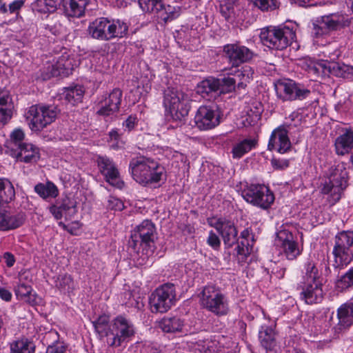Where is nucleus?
Listing matches in <instances>:
<instances>
[{"mask_svg":"<svg viewBox=\"0 0 353 353\" xmlns=\"http://www.w3.org/2000/svg\"><path fill=\"white\" fill-rule=\"evenodd\" d=\"M129 170L134 181L146 185L159 182L165 174V169L157 161L143 156L131 159Z\"/></svg>","mask_w":353,"mask_h":353,"instance_id":"obj_1","label":"nucleus"},{"mask_svg":"<svg viewBox=\"0 0 353 353\" xmlns=\"http://www.w3.org/2000/svg\"><path fill=\"white\" fill-rule=\"evenodd\" d=\"M157 234L155 225L150 220H144L132 231L129 246L137 253L142 250L143 254H150L154 249Z\"/></svg>","mask_w":353,"mask_h":353,"instance_id":"obj_2","label":"nucleus"},{"mask_svg":"<svg viewBox=\"0 0 353 353\" xmlns=\"http://www.w3.org/2000/svg\"><path fill=\"white\" fill-rule=\"evenodd\" d=\"M128 26L120 20H110L108 18L100 17L92 21L88 32L92 38L109 41L114 38H121L128 33Z\"/></svg>","mask_w":353,"mask_h":353,"instance_id":"obj_3","label":"nucleus"},{"mask_svg":"<svg viewBox=\"0 0 353 353\" xmlns=\"http://www.w3.org/2000/svg\"><path fill=\"white\" fill-rule=\"evenodd\" d=\"M295 31L293 28L284 26H269L261 30L260 39L267 47L282 50L294 40Z\"/></svg>","mask_w":353,"mask_h":353,"instance_id":"obj_4","label":"nucleus"},{"mask_svg":"<svg viewBox=\"0 0 353 353\" xmlns=\"http://www.w3.org/2000/svg\"><path fill=\"white\" fill-rule=\"evenodd\" d=\"M347 171L343 164L330 168L329 181L323 184L321 192L329 194L328 201L331 205H334L341 199L347 186Z\"/></svg>","mask_w":353,"mask_h":353,"instance_id":"obj_5","label":"nucleus"},{"mask_svg":"<svg viewBox=\"0 0 353 353\" xmlns=\"http://www.w3.org/2000/svg\"><path fill=\"white\" fill-rule=\"evenodd\" d=\"M135 334L133 323L123 316L114 318L108 326L106 343L110 347H119L129 341Z\"/></svg>","mask_w":353,"mask_h":353,"instance_id":"obj_6","label":"nucleus"},{"mask_svg":"<svg viewBox=\"0 0 353 353\" xmlns=\"http://www.w3.org/2000/svg\"><path fill=\"white\" fill-rule=\"evenodd\" d=\"M332 253L334 256L335 270H340L353 260V231H342L334 239Z\"/></svg>","mask_w":353,"mask_h":353,"instance_id":"obj_7","label":"nucleus"},{"mask_svg":"<svg viewBox=\"0 0 353 353\" xmlns=\"http://www.w3.org/2000/svg\"><path fill=\"white\" fill-rule=\"evenodd\" d=\"M163 105L174 121L184 120L190 110V105L187 103V95L174 88H168L165 90Z\"/></svg>","mask_w":353,"mask_h":353,"instance_id":"obj_8","label":"nucleus"},{"mask_svg":"<svg viewBox=\"0 0 353 353\" xmlns=\"http://www.w3.org/2000/svg\"><path fill=\"white\" fill-rule=\"evenodd\" d=\"M200 301L205 309L216 316H224L229 312L226 296L214 285H209L203 288Z\"/></svg>","mask_w":353,"mask_h":353,"instance_id":"obj_9","label":"nucleus"},{"mask_svg":"<svg viewBox=\"0 0 353 353\" xmlns=\"http://www.w3.org/2000/svg\"><path fill=\"white\" fill-rule=\"evenodd\" d=\"M175 286L170 283L157 288L150 297V305L152 312H166L175 303Z\"/></svg>","mask_w":353,"mask_h":353,"instance_id":"obj_10","label":"nucleus"},{"mask_svg":"<svg viewBox=\"0 0 353 353\" xmlns=\"http://www.w3.org/2000/svg\"><path fill=\"white\" fill-rule=\"evenodd\" d=\"M57 115V108L41 105H32L26 113V119L32 130L40 131L52 123Z\"/></svg>","mask_w":353,"mask_h":353,"instance_id":"obj_11","label":"nucleus"},{"mask_svg":"<svg viewBox=\"0 0 353 353\" xmlns=\"http://www.w3.org/2000/svg\"><path fill=\"white\" fill-rule=\"evenodd\" d=\"M241 195L247 202L263 209H268L274 201V194L264 185H248Z\"/></svg>","mask_w":353,"mask_h":353,"instance_id":"obj_12","label":"nucleus"},{"mask_svg":"<svg viewBox=\"0 0 353 353\" xmlns=\"http://www.w3.org/2000/svg\"><path fill=\"white\" fill-rule=\"evenodd\" d=\"M276 96L283 101L303 100L308 97L310 90L291 79L279 80L274 83Z\"/></svg>","mask_w":353,"mask_h":353,"instance_id":"obj_13","label":"nucleus"},{"mask_svg":"<svg viewBox=\"0 0 353 353\" xmlns=\"http://www.w3.org/2000/svg\"><path fill=\"white\" fill-rule=\"evenodd\" d=\"M139 8L148 14H154L158 19L166 23L179 16L176 8L165 5L162 0H138Z\"/></svg>","mask_w":353,"mask_h":353,"instance_id":"obj_14","label":"nucleus"},{"mask_svg":"<svg viewBox=\"0 0 353 353\" xmlns=\"http://www.w3.org/2000/svg\"><path fill=\"white\" fill-rule=\"evenodd\" d=\"M208 223L216 229L224 244L232 247L238 241V230L234 223L226 217L213 216L208 219Z\"/></svg>","mask_w":353,"mask_h":353,"instance_id":"obj_15","label":"nucleus"},{"mask_svg":"<svg viewBox=\"0 0 353 353\" xmlns=\"http://www.w3.org/2000/svg\"><path fill=\"white\" fill-rule=\"evenodd\" d=\"M196 126L201 130H211L220 123V111L216 104L200 106L194 116Z\"/></svg>","mask_w":353,"mask_h":353,"instance_id":"obj_16","label":"nucleus"},{"mask_svg":"<svg viewBox=\"0 0 353 353\" xmlns=\"http://www.w3.org/2000/svg\"><path fill=\"white\" fill-rule=\"evenodd\" d=\"M290 124H283L275 128L271 133L268 149L284 154L291 148V142L288 137Z\"/></svg>","mask_w":353,"mask_h":353,"instance_id":"obj_17","label":"nucleus"},{"mask_svg":"<svg viewBox=\"0 0 353 353\" xmlns=\"http://www.w3.org/2000/svg\"><path fill=\"white\" fill-rule=\"evenodd\" d=\"M223 52L233 67H238L242 63L248 62L254 56L253 52L248 48L238 43L224 46Z\"/></svg>","mask_w":353,"mask_h":353,"instance_id":"obj_18","label":"nucleus"},{"mask_svg":"<svg viewBox=\"0 0 353 353\" xmlns=\"http://www.w3.org/2000/svg\"><path fill=\"white\" fill-rule=\"evenodd\" d=\"M97 163L101 173L108 183L119 188L123 187V182L120 179L119 172L112 160L107 157H99Z\"/></svg>","mask_w":353,"mask_h":353,"instance_id":"obj_19","label":"nucleus"},{"mask_svg":"<svg viewBox=\"0 0 353 353\" xmlns=\"http://www.w3.org/2000/svg\"><path fill=\"white\" fill-rule=\"evenodd\" d=\"M338 323L333 327L336 336L353 325V302L347 301L337 310Z\"/></svg>","mask_w":353,"mask_h":353,"instance_id":"obj_20","label":"nucleus"},{"mask_svg":"<svg viewBox=\"0 0 353 353\" xmlns=\"http://www.w3.org/2000/svg\"><path fill=\"white\" fill-rule=\"evenodd\" d=\"M275 243L283 249L286 257L294 260L300 254L297 243L293 240L292 233L287 230H281L276 234Z\"/></svg>","mask_w":353,"mask_h":353,"instance_id":"obj_21","label":"nucleus"},{"mask_svg":"<svg viewBox=\"0 0 353 353\" xmlns=\"http://www.w3.org/2000/svg\"><path fill=\"white\" fill-rule=\"evenodd\" d=\"M348 24L349 21L343 15L331 14L322 17L318 27L321 31V34H326L341 30Z\"/></svg>","mask_w":353,"mask_h":353,"instance_id":"obj_22","label":"nucleus"},{"mask_svg":"<svg viewBox=\"0 0 353 353\" xmlns=\"http://www.w3.org/2000/svg\"><path fill=\"white\" fill-rule=\"evenodd\" d=\"M220 79L208 78L201 81L196 87V92L207 100L215 99L221 93Z\"/></svg>","mask_w":353,"mask_h":353,"instance_id":"obj_23","label":"nucleus"},{"mask_svg":"<svg viewBox=\"0 0 353 353\" xmlns=\"http://www.w3.org/2000/svg\"><path fill=\"white\" fill-rule=\"evenodd\" d=\"M242 240L236 248L237 258L239 263H244L252 251L254 236L250 228H245L241 232Z\"/></svg>","mask_w":353,"mask_h":353,"instance_id":"obj_24","label":"nucleus"},{"mask_svg":"<svg viewBox=\"0 0 353 353\" xmlns=\"http://www.w3.org/2000/svg\"><path fill=\"white\" fill-rule=\"evenodd\" d=\"M122 91L119 88L114 89L108 97L101 103L97 113L103 116H109L117 112L121 102Z\"/></svg>","mask_w":353,"mask_h":353,"instance_id":"obj_25","label":"nucleus"},{"mask_svg":"<svg viewBox=\"0 0 353 353\" xmlns=\"http://www.w3.org/2000/svg\"><path fill=\"white\" fill-rule=\"evenodd\" d=\"M301 298L307 304L316 303L323 299L322 283L299 285Z\"/></svg>","mask_w":353,"mask_h":353,"instance_id":"obj_26","label":"nucleus"},{"mask_svg":"<svg viewBox=\"0 0 353 353\" xmlns=\"http://www.w3.org/2000/svg\"><path fill=\"white\" fill-rule=\"evenodd\" d=\"M50 212L56 219H61L63 216H71L77 212L76 202L68 196H65L61 201H57L55 205H52Z\"/></svg>","mask_w":353,"mask_h":353,"instance_id":"obj_27","label":"nucleus"},{"mask_svg":"<svg viewBox=\"0 0 353 353\" xmlns=\"http://www.w3.org/2000/svg\"><path fill=\"white\" fill-rule=\"evenodd\" d=\"M11 155L25 163H36L40 158L38 148L31 143L22 145L19 150L12 152Z\"/></svg>","mask_w":353,"mask_h":353,"instance_id":"obj_28","label":"nucleus"},{"mask_svg":"<svg viewBox=\"0 0 353 353\" xmlns=\"http://www.w3.org/2000/svg\"><path fill=\"white\" fill-rule=\"evenodd\" d=\"M276 333L272 325H263L259 331V339L261 346L267 351L273 350L276 346Z\"/></svg>","mask_w":353,"mask_h":353,"instance_id":"obj_29","label":"nucleus"},{"mask_svg":"<svg viewBox=\"0 0 353 353\" xmlns=\"http://www.w3.org/2000/svg\"><path fill=\"white\" fill-rule=\"evenodd\" d=\"M14 104L7 91L0 90V122L7 123L12 118Z\"/></svg>","mask_w":353,"mask_h":353,"instance_id":"obj_30","label":"nucleus"},{"mask_svg":"<svg viewBox=\"0 0 353 353\" xmlns=\"http://www.w3.org/2000/svg\"><path fill=\"white\" fill-rule=\"evenodd\" d=\"M317 283H321V274L314 262L307 261L304 265L301 281L299 285Z\"/></svg>","mask_w":353,"mask_h":353,"instance_id":"obj_31","label":"nucleus"},{"mask_svg":"<svg viewBox=\"0 0 353 353\" xmlns=\"http://www.w3.org/2000/svg\"><path fill=\"white\" fill-rule=\"evenodd\" d=\"M90 0H65L64 11L66 15L72 17H81L85 13Z\"/></svg>","mask_w":353,"mask_h":353,"instance_id":"obj_32","label":"nucleus"},{"mask_svg":"<svg viewBox=\"0 0 353 353\" xmlns=\"http://www.w3.org/2000/svg\"><path fill=\"white\" fill-rule=\"evenodd\" d=\"M336 152L339 155L348 154L353 148V132L346 131L340 135L335 141Z\"/></svg>","mask_w":353,"mask_h":353,"instance_id":"obj_33","label":"nucleus"},{"mask_svg":"<svg viewBox=\"0 0 353 353\" xmlns=\"http://www.w3.org/2000/svg\"><path fill=\"white\" fill-rule=\"evenodd\" d=\"M10 353H34V342L26 337L19 338L9 344Z\"/></svg>","mask_w":353,"mask_h":353,"instance_id":"obj_34","label":"nucleus"},{"mask_svg":"<svg viewBox=\"0 0 353 353\" xmlns=\"http://www.w3.org/2000/svg\"><path fill=\"white\" fill-rule=\"evenodd\" d=\"M160 328L168 333L183 332L184 322L176 316L164 317L159 323Z\"/></svg>","mask_w":353,"mask_h":353,"instance_id":"obj_35","label":"nucleus"},{"mask_svg":"<svg viewBox=\"0 0 353 353\" xmlns=\"http://www.w3.org/2000/svg\"><path fill=\"white\" fill-rule=\"evenodd\" d=\"M71 60L68 54L60 56L54 64L52 65V75L53 77L68 75L71 70Z\"/></svg>","mask_w":353,"mask_h":353,"instance_id":"obj_36","label":"nucleus"},{"mask_svg":"<svg viewBox=\"0 0 353 353\" xmlns=\"http://www.w3.org/2000/svg\"><path fill=\"white\" fill-rule=\"evenodd\" d=\"M85 90L83 86L75 85L68 88H64L62 93L63 97L68 103L75 105L81 101Z\"/></svg>","mask_w":353,"mask_h":353,"instance_id":"obj_37","label":"nucleus"},{"mask_svg":"<svg viewBox=\"0 0 353 353\" xmlns=\"http://www.w3.org/2000/svg\"><path fill=\"white\" fill-rule=\"evenodd\" d=\"M15 198V190L12 182L6 178H0V201L8 203Z\"/></svg>","mask_w":353,"mask_h":353,"instance_id":"obj_38","label":"nucleus"},{"mask_svg":"<svg viewBox=\"0 0 353 353\" xmlns=\"http://www.w3.org/2000/svg\"><path fill=\"white\" fill-rule=\"evenodd\" d=\"M34 191L43 199L55 198L58 196L59 190L52 182L39 183L35 185Z\"/></svg>","mask_w":353,"mask_h":353,"instance_id":"obj_39","label":"nucleus"},{"mask_svg":"<svg viewBox=\"0 0 353 353\" xmlns=\"http://www.w3.org/2000/svg\"><path fill=\"white\" fill-rule=\"evenodd\" d=\"M256 145L255 139H244L241 141L232 149V155L234 158L239 159L242 157L245 153L250 151Z\"/></svg>","mask_w":353,"mask_h":353,"instance_id":"obj_40","label":"nucleus"},{"mask_svg":"<svg viewBox=\"0 0 353 353\" xmlns=\"http://www.w3.org/2000/svg\"><path fill=\"white\" fill-rule=\"evenodd\" d=\"M336 287L340 292L353 288V266L339 277L336 281Z\"/></svg>","mask_w":353,"mask_h":353,"instance_id":"obj_41","label":"nucleus"},{"mask_svg":"<svg viewBox=\"0 0 353 353\" xmlns=\"http://www.w3.org/2000/svg\"><path fill=\"white\" fill-rule=\"evenodd\" d=\"M253 74L254 71L252 68L248 65L241 68V70H238L234 75V78L237 79L238 88H245L247 83L252 79Z\"/></svg>","mask_w":353,"mask_h":353,"instance_id":"obj_42","label":"nucleus"},{"mask_svg":"<svg viewBox=\"0 0 353 353\" xmlns=\"http://www.w3.org/2000/svg\"><path fill=\"white\" fill-rule=\"evenodd\" d=\"M334 62H329L326 61H320L314 63H311L308 66L309 72H313L319 75H329L332 74V66Z\"/></svg>","mask_w":353,"mask_h":353,"instance_id":"obj_43","label":"nucleus"},{"mask_svg":"<svg viewBox=\"0 0 353 353\" xmlns=\"http://www.w3.org/2000/svg\"><path fill=\"white\" fill-rule=\"evenodd\" d=\"M24 137V132L21 129H16L10 134L8 148L10 149L12 152L19 150L22 145L26 143L23 142Z\"/></svg>","mask_w":353,"mask_h":353,"instance_id":"obj_44","label":"nucleus"},{"mask_svg":"<svg viewBox=\"0 0 353 353\" xmlns=\"http://www.w3.org/2000/svg\"><path fill=\"white\" fill-rule=\"evenodd\" d=\"M332 74L342 78H350L353 76V66L343 63L334 62Z\"/></svg>","mask_w":353,"mask_h":353,"instance_id":"obj_45","label":"nucleus"},{"mask_svg":"<svg viewBox=\"0 0 353 353\" xmlns=\"http://www.w3.org/2000/svg\"><path fill=\"white\" fill-rule=\"evenodd\" d=\"M92 324L99 334L106 337V333L108 332V326L110 325L108 316L105 314L99 316L97 320L92 321Z\"/></svg>","mask_w":353,"mask_h":353,"instance_id":"obj_46","label":"nucleus"},{"mask_svg":"<svg viewBox=\"0 0 353 353\" xmlns=\"http://www.w3.org/2000/svg\"><path fill=\"white\" fill-rule=\"evenodd\" d=\"M254 6L262 12L274 10L279 7L278 0H250Z\"/></svg>","mask_w":353,"mask_h":353,"instance_id":"obj_47","label":"nucleus"},{"mask_svg":"<svg viewBox=\"0 0 353 353\" xmlns=\"http://www.w3.org/2000/svg\"><path fill=\"white\" fill-rule=\"evenodd\" d=\"M238 0H219L220 12L225 19H230L234 12V6Z\"/></svg>","mask_w":353,"mask_h":353,"instance_id":"obj_48","label":"nucleus"},{"mask_svg":"<svg viewBox=\"0 0 353 353\" xmlns=\"http://www.w3.org/2000/svg\"><path fill=\"white\" fill-rule=\"evenodd\" d=\"M56 286L61 290L70 292L74 289V282L72 276L65 274L58 276Z\"/></svg>","mask_w":353,"mask_h":353,"instance_id":"obj_49","label":"nucleus"},{"mask_svg":"<svg viewBox=\"0 0 353 353\" xmlns=\"http://www.w3.org/2000/svg\"><path fill=\"white\" fill-rule=\"evenodd\" d=\"M26 220V216L23 213L12 214L10 216V223H7L6 231L14 230L21 226Z\"/></svg>","mask_w":353,"mask_h":353,"instance_id":"obj_50","label":"nucleus"},{"mask_svg":"<svg viewBox=\"0 0 353 353\" xmlns=\"http://www.w3.org/2000/svg\"><path fill=\"white\" fill-rule=\"evenodd\" d=\"M221 83V93L230 92L234 90L235 84L237 82V79L233 77H225L220 79Z\"/></svg>","mask_w":353,"mask_h":353,"instance_id":"obj_51","label":"nucleus"},{"mask_svg":"<svg viewBox=\"0 0 353 353\" xmlns=\"http://www.w3.org/2000/svg\"><path fill=\"white\" fill-rule=\"evenodd\" d=\"M248 117L245 121H243V123L245 126L252 125L256 123L261 117V111L259 108L255 107V110H250V112L248 111Z\"/></svg>","mask_w":353,"mask_h":353,"instance_id":"obj_52","label":"nucleus"},{"mask_svg":"<svg viewBox=\"0 0 353 353\" xmlns=\"http://www.w3.org/2000/svg\"><path fill=\"white\" fill-rule=\"evenodd\" d=\"M67 347L63 342L57 341L48 347L46 353H65Z\"/></svg>","mask_w":353,"mask_h":353,"instance_id":"obj_53","label":"nucleus"},{"mask_svg":"<svg viewBox=\"0 0 353 353\" xmlns=\"http://www.w3.org/2000/svg\"><path fill=\"white\" fill-rule=\"evenodd\" d=\"M32 292V287L24 283H21L18 285L15 290L17 296L26 297L29 296Z\"/></svg>","mask_w":353,"mask_h":353,"instance_id":"obj_54","label":"nucleus"},{"mask_svg":"<svg viewBox=\"0 0 353 353\" xmlns=\"http://www.w3.org/2000/svg\"><path fill=\"white\" fill-rule=\"evenodd\" d=\"M207 243L210 246H211L214 249H218L221 245V241L219 237L212 230H211L209 232Z\"/></svg>","mask_w":353,"mask_h":353,"instance_id":"obj_55","label":"nucleus"},{"mask_svg":"<svg viewBox=\"0 0 353 353\" xmlns=\"http://www.w3.org/2000/svg\"><path fill=\"white\" fill-rule=\"evenodd\" d=\"M271 164L275 169L283 170L289 166V161L285 159H272Z\"/></svg>","mask_w":353,"mask_h":353,"instance_id":"obj_56","label":"nucleus"},{"mask_svg":"<svg viewBox=\"0 0 353 353\" xmlns=\"http://www.w3.org/2000/svg\"><path fill=\"white\" fill-rule=\"evenodd\" d=\"M44 2L48 9H51L54 11L61 6L64 8L65 0H44Z\"/></svg>","mask_w":353,"mask_h":353,"instance_id":"obj_57","label":"nucleus"},{"mask_svg":"<svg viewBox=\"0 0 353 353\" xmlns=\"http://www.w3.org/2000/svg\"><path fill=\"white\" fill-rule=\"evenodd\" d=\"M108 208L115 210H121L123 208V203L121 200L111 197L108 200Z\"/></svg>","mask_w":353,"mask_h":353,"instance_id":"obj_58","label":"nucleus"},{"mask_svg":"<svg viewBox=\"0 0 353 353\" xmlns=\"http://www.w3.org/2000/svg\"><path fill=\"white\" fill-rule=\"evenodd\" d=\"M137 118L135 116L130 115L123 122V125L128 131H131L134 128L135 125L137 123Z\"/></svg>","mask_w":353,"mask_h":353,"instance_id":"obj_59","label":"nucleus"},{"mask_svg":"<svg viewBox=\"0 0 353 353\" xmlns=\"http://www.w3.org/2000/svg\"><path fill=\"white\" fill-rule=\"evenodd\" d=\"M199 346L201 347V351H203L204 353H214V350H211L212 345H210V343H212V342L209 341L208 340L206 341H199L196 342Z\"/></svg>","mask_w":353,"mask_h":353,"instance_id":"obj_60","label":"nucleus"},{"mask_svg":"<svg viewBox=\"0 0 353 353\" xmlns=\"http://www.w3.org/2000/svg\"><path fill=\"white\" fill-rule=\"evenodd\" d=\"M6 210L0 208V230L6 231L7 222L6 221Z\"/></svg>","mask_w":353,"mask_h":353,"instance_id":"obj_61","label":"nucleus"},{"mask_svg":"<svg viewBox=\"0 0 353 353\" xmlns=\"http://www.w3.org/2000/svg\"><path fill=\"white\" fill-rule=\"evenodd\" d=\"M23 6V1L16 0L9 5V11L11 13L18 11Z\"/></svg>","mask_w":353,"mask_h":353,"instance_id":"obj_62","label":"nucleus"},{"mask_svg":"<svg viewBox=\"0 0 353 353\" xmlns=\"http://www.w3.org/2000/svg\"><path fill=\"white\" fill-rule=\"evenodd\" d=\"M0 297L5 301H10L12 299V293L7 289L0 287Z\"/></svg>","mask_w":353,"mask_h":353,"instance_id":"obj_63","label":"nucleus"},{"mask_svg":"<svg viewBox=\"0 0 353 353\" xmlns=\"http://www.w3.org/2000/svg\"><path fill=\"white\" fill-rule=\"evenodd\" d=\"M3 258L8 267L10 268L14 265L15 259L13 254L10 252H6L3 254Z\"/></svg>","mask_w":353,"mask_h":353,"instance_id":"obj_64","label":"nucleus"}]
</instances>
